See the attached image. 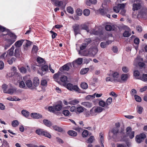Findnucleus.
Wrapping results in <instances>:
<instances>
[{"instance_id":"50","label":"nucleus","mask_w":147,"mask_h":147,"mask_svg":"<svg viewBox=\"0 0 147 147\" xmlns=\"http://www.w3.org/2000/svg\"><path fill=\"white\" fill-rule=\"evenodd\" d=\"M113 10L114 12L116 13H118L120 11V8L119 6H118V5L117 6H115L113 8Z\"/></svg>"},{"instance_id":"25","label":"nucleus","mask_w":147,"mask_h":147,"mask_svg":"<svg viewBox=\"0 0 147 147\" xmlns=\"http://www.w3.org/2000/svg\"><path fill=\"white\" fill-rule=\"evenodd\" d=\"M40 82L39 78L37 77H35L33 79V84L35 87L38 86Z\"/></svg>"},{"instance_id":"60","label":"nucleus","mask_w":147,"mask_h":147,"mask_svg":"<svg viewBox=\"0 0 147 147\" xmlns=\"http://www.w3.org/2000/svg\"><path fill=\"white\" fill-rule=\"evenodd\" d=\"M94 140V137L93 136H91L88 139L87 143H92L93 142Z\"/></svg>"},{"instance_id":"10","label":"nucleus","mask_w":147,"mask_h":147,"mask_svg":"<svg viewBox=\"0 0 147 147\" xmlns=\"http://www.w3.org/2000/svg\"><path fill=\"white\" fill-rule=\"evenodd\" d=\"M91 41V40L90 38L85 39L84 40V43L82 44L80 47V49L82 50L85 49L87 46L89 44Z\"/></svg>"},{"instance_id":"11","label":"nucleus","mask_w":147,"mask_h":147,"mask_svg":"<svg viewBox=\"0 0 147 147\" xmlns=\"http://www.w3.org/2000/svg\"><path fill=\"white\" fill-rule=\"evenodd\" d=\"M126 3H123L122 4H119L118 6H119L120 8V13L123 16H125L126 13V10L124 9L125 6L126 5Z\"/></svg>"},{"instance_id":"15","label":"nucleus","mask_w":147,"mask_h":147,"mask_svg":"<svg viewBox=\"0 0 147 147\" xmlns=\"http://www.w3.org/2000/svg\"><path fill=\"white\" fill-rule=\"evenodd\" d=\"M90 57H94L98 52V50L96 48H93L89 49Z\"/></svg>"},{"instance_id":"62","label":"nucleus","mask_w":147,"mask_h":147,"mask_svg":"<svg viewBox=\"0 0 147 147\" xmlns=\"http://www.w3.org/2000/svg\"><path fill=\"white\" fill-rule=\"evenodd\" d=\"M55 110L57 111H59L62 108V106L61 105H56L55 107Z\"/></svg>"},{"instance_id":"59","label":"nucleus","mask_w":147,"mask_h":147,"mask_svg":"<svg viewBox=\"0 0 147 147\" xmlns=\"http://www.w3.org/2000/svg\"><path fill=\"white\" fill-rule=\"evenodd\" d=\"M20 72L22 73H26V72L27 70L24 67H22L19 68Z\"/></svg>"},{"instance_id":"64","label":"nucleus","mask_w":147,"mask_h":147,"mask_svg":"<svg viewBox=\"0 0 147 147\" xmlns=\"http://www.w3.org/2000/svg\"><path fill=\"white\" fill-rule=\"evenodd\" d=\"M77 14L78 16H81L82 14V11L80 9H77L76 10Z\"/></svg>"},{"instance_id":"56","label":"nucleus","mask_w":147,"mask_h":147,"mask_svg":"<svg viewBox=\"0 0 147 147\" xmlns=\"http://www.w3.org/2000/svg\"><path fill=\"white\" fill-rule=\"evenodd\" d=\"M122 70L125 73H127L129 71V68L126 66L123 67L122 68Z\"/></svg>"},{"instance_id":"53","label":"nucleus","mask_w":147,"mask_h":147,"mask_svg":"<svg viewBox=\"0 0 147 147\" xmlns=\"http://www.w3.org/2000/svg\"><path fill=\"white\" fill-rule=\"evenodd\" d=\"M88 131L86 130H84L82 133V135L83 137H86L88 136Z\"/></svg>"},{"instance_id":"61","label":"nucleus","mask_w":147,"mask_h":147,"mask_svg":"<svg viewBox=\"0 0 147 147\" xmlns=\"http://www.w3.org/2000/svg\"><path fill=\"white\" fill-rule=\"evenodd\" d=\"M90 34L94 35H98L99 34V32L95 30L94 29L92 30L91 31H89Z\"/></svg>"},{"instance_id":"22","label":"nucleus","mask_w":147,"mask_h":147,"mask_svg":"<svg viewBox=\"0 0 147 147\" xmlns=\"http://www.w3.org/2000/svg\"><path fill=\"white\" fill-rule=\"evenodd\" d=\"M78 53L82 56L90 57L89 50H85L84 51H80Z\"/></svg>"},{"instance_id":"57","label":"nucleus","mask_w":147,"mask_h":147,"mask_svg":"<svg viewBox=\"0 0 147 147\" xmlns=\"http://www.w3.org/2000/svg\"><path fill=\"white\" fill-rule=\"evenodd\" d=\"M77 111L79 113H81L84 110V108L81 106L78 107L77 108Z\"/></svg>"},{"instance_id":"12","label":"nucleus","mask_w":147,"mask_h":147,"mask_svg":"<svg viewBox=\"0 0 147 147\" xmlns=\"http://www.w3.org/2000/svg\"><path fill=\"white\" fill-rule=\"evenodd\" d=\"M14 48V46L13 45L11 48L7 52V54L6 55V58L9 59L10 56L13 55Z\"/></svg>"},{"instance_id":"34","label":"nucleus","mask_w":147,"mask_h":147,"mask_svg":"<svg viewBox=\"0 0 147 147\" xmlns=\"http://www.w3.org/2000/svg\"><path fill=\"white\" fill-rule=\"evenodd\" d=\"M7 99L9 100L10 101H19L20 100V99L18 98L17 97H16V96H13V97H12L11 96H10L8 97H7Z\"/></svg>"},{"instance_id":"31","label":"nucleus","mask_w":147,"mask_h":147,"mask_svg":"<svg viewBox=\"0 0 147 147\" xmlns=\"http://www.w3.org/2000/svg\"><path fill=\"white\" fill-rule=\"evenodd\" d=\"M67 133L69 136L73 137H75L77 135V133L76 132L72 130L69 131Z\"/></svg>"},{"instance_id":"8","label":"nucleus","mask_w":147,"mask_h":147,"mask_svg":"<svg viewBox=\"0 0 147 147\" xmlns=\"http://www.w3.org/2000/svg\"><path fill=\"white\" fill-rule=\"evenodd\" d=\"M146 137V135L144 134H141L139 135H137L136 137V141L138 143H140L142 140Z\"/></svg>"},{"instance_id":"58","label":"nucleus","mask_w":147,"mask_h":147,"mask_svg":"<svg viewBox=\"0 0 147 147\" xmlns=\"http://www.w3.org/2000/svg\"><path fill=\"white\" fill-rule=\"evenodd\" d=\"M112 102V98L111 97L108 98L106 101V104L107 106L111 104Z\"/></svg>"},{"instance_id":"28","label":"nucleus","mask_w":147,"mask_h":147,"mask_svg":"<svg viewBox=\"0 0 147 147\" xmlns=\"http://www.w3.org/2000/svg\"><path fill=\"white\" fill-rule=\"evenodd\" d=\"M22 115L26 118H28L30 115V113L25 110H23L21 112Z\"/></svg>"},{"instance_id":"45","label":"nucleus","mask_w":147,"mask_h":147,"mask_svg":"<svg viewBox=\"0 0 147 147\" xmlns=\"http://www.w3.org/2000/svg\"><path fill=\"white\" fill-rule=\"evenodd\" d=\"M73 129L79 132H81L82 130V128L79 126H74L73 127Z\"/></svg>"},{"instance_id":"24","label":"nucleus","mask_w":147,"mask_h":147,"mask_svg":"<svg viewBox=\"0 0 147 147\" xmlns=\"http://www.w3.org/2000/svg\"><path fill=\"white\" fill-rule=\"evenodd\" d=\"M73 28L76 36L80 33L79 26V25H75L73 26Z\"/></svg>"},{"instance_id":"48","label":"nucleus","mask_w":147,"mask_h":147,"mask_svg":"<svg viewBox=\"0 0 147 147\" xmlns=\"http://www.w3.org/2000/svg\"><path fill=\"white\" fill-rule=\"evenodd\" d=\"M90 13V11L88 9H85L83 11V14L86 16H88Z\"/></svg>"},{"instance_id":"4","label":"nucleus","mask_w":147,"mask_h":147,"mask_svg":"<svg viewBox=\"0 0 147 147\" xmlns=\"http://www.w3.org/2000/svg\"><path fill=\"white\" fill-rule=\"evenodd\" d=\"M35 132L39 135L44 136L49 138H50L51 137L50 134L46 130L42 129H38L36 130Z\"/></svg>"},{"instance_id":"17","label":"nucleus","mask_w":147,"mask_h":147,"mask_svg":"<svg viewBox=\"0 0 147 147\" xmlns=\"http://www.w3.org/2000/svg\"><path fill=\"white\" fill-rule=\"evenodd\" d=\"M56 6L62 7L63 4V1L59 0H51Z\"/></svg>"},{"instance_id":"16","label":"nucleus","mask_w":147,"mask_h":147,"mask_svg":"<svg viewBox=\"0 0 147 147\" xmlns=\"http://www.w3.org/2000/svg\"><path fill=\"white\" fill-rule=\"evenodd\" d=\"M41 70L43 72H40L39 71L38 73L42 76L45 74L46 72L48 71V66L46 65H43L41 67Z\"/></svg>"},{"instance_id":"33","label":"nucleus","mask_w":147,"mask_h":147,"mask_svg":"<svg viewBox=\"0 0 147 147\" xmlns=\"http://www.w3.org/2000/svg\"><path fill=\"white\" fill-rule=\"evenodd\" d=\"M142 59L140 56H138L134 61V65H137L138 62H140V61H142Z\"/></svg>"},{"instance_id":"52","label":"nucleus","mask_w":147,"mask_h":147,"mask_svg":"<svg viewBox=\"0 0 147 147\" xmlns=\"http://www.w3.org/2000/svg\"><path fill=\"white\" fill-rule=\"evenodd\" d=\"M108 42H101L100 44V46L102 48H105L108 45L107 44Z\"/></svg>"},{"instance_id":"43","label":"nucleus","mask_w":147,"mask_h":147,"mask_svg":"<svg viewBox=\"0 0 147 147\" xmlns=\"http://www.w3.org/2000/svg\"><path fill=\"white\" fill-rule=\"evenodd\" d=\"M137 110L139 114H141L143 110V108L142 107L138 105L137 107Z\"/></svg>"},{"instance_id":"40","label":"nucleus","mask_w":147,"mask_h":147,"mask_svg":"<svg viewBox=\"0 0 147 147\" xmlns=\"http://www.w3.org/2000/svg\"><path fill=\"white\" fill-rule=\"evenodd\" d=\"M99 11L102 15L105 16L108 11V9L104 10V9L100 8L99 9Z\"/></svg>"},{"instance_id":"3","label":"nucleus","mask_w":147,"mask_h":147,"mask_svg":"<svg viewBox=\"0 0 147 147\" xmlns=\"http://www.w3.org/2000/svg\"><path fill=\"white\" fill-rule=\"evenodd\" d=\"M132 2L134 3L132 5V10L137 11L140 9L142 6L141 0H133Z\"/></svg>"},{"instance_id":"14","label":"nucleus","mask_w":147,"mask_h":147,"mask_svg":"<svg viewBox=\"0 0 147 147\" xmlns=\"http://www.w3.org/2000/svg\"><path fill=\"white\" fill-rule=\"evenodd\" d=\"M24 44L23 45L25 51L28 50L31 44V42L27 40H24Z\"/></svg>"},{"instance_id":"47","label":"nucleus","mask_w":147,"mask_h":147,"mask_svg":"<svg viewBox=\"0 0 147 147\" xmlns=\"http://www.w3.org/2000/svg\"><path fill=\"white\" fill-rule=\"evenodd\" d=\"M41 85L43 86H46L47 85V82L45 79H42L41 82Z\"/></svg>"},{"instance_id":"26","label":"nucleus","mask_w":147,"mask_h":147,"mask_svg":"<svg viewBox=\"0 0 147 147\" xmlns=\"http://www.w3.org/2000/svg\"><path fill=\"white\" fill-rule=\"evenodd\" d=\"M81 104L82 105L88 108H90L92 107V104L91 103L88 102H82L81 103Z\"/></svg>"},{"instance_id":"19","label":"nucleus","mask_w":147,"mask_h":147,"mask_svg":"<svg viewBox=\"0 0 147 147\" xmlns=\"http://www.w3.org/2000/svg\"><path fill=\"white\" fill-rule=\"evenodd\" d=\"M22 54V52L20 48H16L14 51V55L17 58H20Z\"/></svg>"},{"instance_id":"29","label":"nucleus","mask_w":147,"mask_h":147,"mask_svg":"<svg viewBox=\"0 0 147 147\" xmlns=\"http://www.w3.org/2000/svg\"><path fill=\"white\" fill-rule=\"evenodd\" d=\"M129 77V74H123L121 76V79L122 81H126Z\"/></svg>"},{"instance_id":"55","label":"nucleus","mask_w":147,"mask_h":147,"mask_svg":"<svg viewBox=\"0 0 147 147\" xmlns=\"http://www.w3.org/2000/svg\"><path fill=\"white\" fill-rule=\"evenodd\" d=\"M6 31L7 33H8V30L6 29V28L3 26H0V32H4Z\"/></svg>"},{"instance_id":"21","label":"nucleus","mask_w":147,"mask_h":147,"mask_svg":"<svg viewBox=\"0 0 147 147\" xmlns=\"http://www.w3.org/2000/svg\"><path fill=\"white\" fill-rule=\"evenodd\" d=\"M16 92V88L11 86L7 90L6 93L12 94L13 93H15Z\"/></svg>"},{"instance_id":"9","label":"nucleus","mask_w":147,"mask_h":147,"mask_svg":"<svg viewBox=\"0 0 147 147\" xmlns=\"http://www.w3.org/2000/svg\"><path fill=\"white\" fill-rule=\"evenodd\" d=\"M96 115V112H95V109L94 107L90 110V111L87 112L86 113L85 116L86 117H89Z\"/></svg>"},{"instance_id":"20","label":"nucleus","mask_w":147,"mask_h":147,"mask_svg":"<svg viewBox=\"0 0 147 147\" xmlns=\"http://www.w3.org/2000/svg\"><path fill=\"white\" fill-rule=\"evenodd\" d=\"M31 117L35 119H40L42 118V116L41 115L37 113H32L30 114Z\"/></svg>"},{"instance_id":"32","label":"nucleus","mask_w":147,"mask_h":147,"mask_svg":"<svg viewBox=\"0 0 147 147\" xmlns=\"http://www.w3.org/2000/svg\"><path fill=\"white\" fill-rule=\"evenodd\" d=\"M43 123L47 127H50L52 125L50 121L45 119L43 120Z\"/></svg>"},{"instance_id":"13","label":"nucleus","mask_w":147,"mask_h":147,"mask_svg":"<svg viewBox=\"0 0 147 147\" xmlns=\"http://www.w3.org/2000/svg\"><path fill=\"white\" fill-rule=\"evenodd\" d=\"M107 75L109 76H112L113 81H118V79L119 78V74L117 72H114L112 74L108 73Z\"/></svg>"},{"instance_id":"23","label":"nucleus","mask_w":147,"mask_h":147,"mask_svg":"<svg viewBox=\"0 0 147 147\" xmlns=\"http://www.w3.org/2000/svg\"><path fill=\"white\" fill-rule=\"evenodd\" d=\"M24 41V40L23 39L18 40L15 43L14 45L15 46L16 48H20Z\"/></svg>"},{"instance_id":"39","label":"nucleus","mask_w":147,"mask_h":147,"mask_svg":"<svg viewBox=\"0 0 147 147\" xmlns=\"http://www.w3.org/2000/svg\"><path fill=\"white\" fill-rule=\"evenodd\" d=\"M79 102V101L77 99H74L69 101V104L71 105H75L78 104Z\"/></svg>"},{"instance_id":"18","label":"nucleus","mask_w":147,"mask_h":147,"mask_svg":"<svg viewBox=\"0 0 147 147\" xmlns=\"http://www.w3.org/2000/svg\"><path fill=\"white\" fill-rule=\"evenodd\" d=\"M139 14L142 16H147V8L146 7H143L139 13Z\"/></svg>"},{"instance_id":"44","label":"nucleus","mask_w":147,"mask_h":147,"mask_svg":"<svg viewBox=\"0 0 147 147\" xmlns=\"http://www.w3.org/2000/svg\"><path fill=\"white\" fill-rule=\"evenodd\" d=\"M67 11L68 13L71 14H73L74 12L73 8L71 6H69L67 7Z\"/></svg>"},{"instance_id":"38","label":"nucleus","mask_w":147,"mask_h":147,"mask_svg":"<svg viewBox=\"0 0 147 147\" xmlns=\"http://www.w3.org/2000/svg\"><path fill=\"white\" fill-rule=\"evenodd\" d=\"M53 129L56 131L59 132H62L63 131V129L59 127L56 125H54L53 126Z\"/></svg>"},{"instance_id":"63","label":"nucleus","mask_w":147,"mask_h":147,"mask_svg":"<svg viewBox=\"0 0 147 147\" xmlns=\"http://www.w3.org/2000/svg\"><path fill=\"white\" fill-rule=\"evenodd\" d=\"M99 105L100 106L102 107H104L105 106H107L106 103L103 100L100 101L99 102Z\"/></svg>"},{"instance_id":"2","label":"nucleus","mask_w":147,"mask_h":147,"mask_svg":"<svg viewBox=\"0 0 147 147\" xmlns=\"http://www.w3.org/2000/svg\"><path fill=\"white\" fill-rule=\"evenodd\" d=\"M124 130L123 128L121 129L120 132H118V129L117 128H113L112 131V132L113 134L112 136L114 139L117 138L119 137V136H122L124 133Z\"/></svg>"},{"instance_id":"54","label":"nucleus","mask_w":147,"mask_h":147,"mask_svg":"<svg viewBox=\"0 0 147 147\" xmlns=\"http://www.w3.org/2000/svg\"><path fill=\"white\" fill-rule=\"evenodd\" d=\"M2 88L3 90V92L6 93L7 90V85L6 84H4L2 86Z\"/></svg>"},{"instance_id":"1","label":"nucleus","mask_w":147,"mask_h":147,"mask_svg":"<svg viewBox=\"0 0 147 147\" xmlns=\"http://www.w3.org/2000/svg\"><path fill=\"white\" fill-rule=\"evenodd\" d=\"M2 35H5V39L7 42L11 45L16 40L17 36L14 34L9 33L6 34H3Z\"/></svg>"},{"instance_id":"5","label":"nucleus","mask_w":147,"mask_h":147,"mask_svg":"<svg viewBox=\"0 0 147 147\" xmlns=\"http://www.w3.org/2000/svg\"><path fill=\"white\" fill-rule=\"evenodd\" d=\"M29 76H27L24 77H23V80L25 82L27 86L29 88L32 89L33 88L32 82L30 78H28V77Z\"/></svg>"},{"instance_id":"36","label":"nucleus","mask_w":147,"mask_h":147,"mask_svg":"<svg viewBox=\"0 0 147 147\" xmlns=\"http://www.w3.org/2000/svg\"><path fill=\"white\" fill-rule=\"evenodd\" d=\"M139 80L144 82L147 81V74H143L142 76H141Z\"/></svg>"},{"instance_id":"37","label":"nucleus","mask_w":147,"mask_h":147,"mask_svg":"<svg viewBox=\"0 0 147 147\" xmlns=\"http://www.w3.org/2000/svg\"><path fill=\"white\" fill-rule=\"evenodd\" d=\"M89 69L88 68L82 69L80 71V73L81 74H86L89 71Z\"/></svg>"},{"instance_id":"51","label":"nucleus","mask_w":147,"mask_h":147,"mask_svg":"<svg viewBox=\"0 0 147 147\" xmlns=\"http://www.w3.org/2000/svg\"><path fill=\"white\" fill-rule=\"evenodd\" d=\"M19 87L20 88H24L25 86V84L24 81L22 80L19 82Z\"/></svg>"},{"instance_id":"49","label":"nucleus","mask_w":147,"mask_h":147,"mask_svg":"<svg viewBox=\"0 0 147 147\" xmlns=\"http://www.w3.org/2000/svg\"><path fill=\"white\" fill-rule=\"evenodd\" d=\"M100 143L101 144V145L102 146V147H104L103 144V142L104 141V137L103 136L102 134H101L100 135Z\"/></svg>"},{"instance_id":"41","label":"nucleus","mask_w":147,"mask_h":147,"mask_svg":"<svg viewBox=\"0 0 147 147\" xmlns=\"http://www.w3.org/2000/svg\"><path fill=\"white\" fill-rule=\"evenodd\" d=\"M81 87L82 89H86L88 88V85L87 83L83 82L81 83Z\"/></svg>"},{"instance_id":"6","label":"nucleus","mask_w":147,"mask_h":147,"mask_svg":"<svg viewBox=\"0 0 147 147\" xmlns=\"http://www.w3.org/2000/svg\"><path fill=\"white\" fill-rule=\"evenodd\" d=\"M66 88L71 91L74 90L75 91L79 92V88L77 85H73L71 83H68L66 85Z\"/></svg>"},{"instance_id":"27","label":"nucleus","mask_w":147,"mask_h":147,"mask_svg":"<svg viewBox=\"0 0 147 147\" xmlns=\"http://www.w3.org/2000/svg\"><path fill=\"white\" fill-rule=\"evenodd\" d=\"M134 76L136 79H139L141 77L140 73L139 71L138 70H134Z\"/></svg>"},{"instance_id":"30","label":"nucleus","mask_w":147,"mask_h":147,"mask_svg":"<svg viewBox=\"0 0 147 147\" xmlns=\"http://www.w3.org/2000/svg\"><path fill=\"white\" fill-rule=\"evenodd\" d=\"M95 109V112H96V115L97 113H100L104 109V108L100 107H94Z\"/></svg>"},{"instance_id":"35","label":"nucleus","mask_w":147,"mask_h":147,"mask_svg":"<svg viewBox=\"0 0 147 147\" xmlns=\"http://www.w3.org/2000/svg\"><path fill=\"white\" fill-rule=\"evenodd\" d=\"M60 80L62 82L66 83L67 80V78L66 76L63 75L61 77Z\"/></svg>"},{"instance_id":"42","label":"nucleus","mask_w":147,"mask_h":147,"mask_svg":"<svg viewBox=\"0 0 147 147\" xmlns=\"http://www.w3.org/2000/svg\"><path fill=\"white\" fill-rule=\"evenodd\" d=\"M37 61V62L40 64H43L45 63L44 59L40 57H38Z\"/></svg>"},{"instance_id":"46","label":"nucleus","mask_w":147,"mask_h":147,"mask_svg":"<svg viewBox=\"0 0 147 147\" xmlns=\"http://www.w3.org/2000/svg\"><path fill=\"white\" fill-rule=\"evenodd\" d=\"M19 124L18 121L17 120H14L13 121L12 123V125L13 127H16Z\"/></svg>"},{"instance_id":"7","label":"nucleus","mask_w":147,"mask_h":147,"mask_svg":"<svg viewBox=\"0 0 147 147\" xmlns=\"http://www.w3.org/2000/svg\"><path fill=\"white\" fill-rule=\"evenodd\" d=\"M82 58H79L76 60L74 61L72 63L73 67H76L78 65H80L82 63Z\"/></svg>"}]
</instances>
